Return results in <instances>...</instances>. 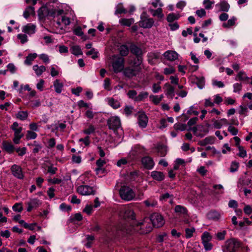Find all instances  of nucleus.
<instances>
[{
  "label": "nucleus",
  "instance_id": "obj_1",
  "mask_svg": "<svg viewBox=\"0 0 252 252\" xmlns=\"http://www.w3.org/2000/svg\"><path fill=\"white\" fill-rule=\"evenodd\" d=\"M241 243L235 238L227 240L224 243L223 252H236L240 247Z\"/></svg>",
  "mask_w": 252,
  "mask_h": 252
},
{
  "label": "nucleus",
  "instance_id": "obj_2",
  "mask_svg": "<svg viewBox=\"0 0 252 252\" xmlns=\"http://www.w3.org/2000/svg\"><path fill=\"white\" fill-rule=\"evenodd\" d=\"M121 198L126 201H130L134 198L135 194L134 191L129 187L122 186L119 190Z\"/></svg>",
  "mask_w": 252,
  "mask_h": 252
},
{
  "label": "nucleus",
  "instance_id": "obj_3",
  "mask_svg": "<svg viewBox=\"0 0 252 252\" xmlns=\"http://www.w3.org/2000/svg\"><path fill=\"white\" fill-rule=\"evenodd\" d=\"M11 128L14 132V138L13 139V142L16 144H18L19 143L20 139L24 136V134L21 132L22 128L19 126L18 123L14 122L11 126Z\"/></svg>",
  "mask_w": 252,
  "mask_h": 252
},
{
  "label": "nucleus",
  "instance_id": "obj_4",
  "mask_svg": "<svg viewBox=\"0 0 252 252\" xmlns=\"http://www.w3.org/2000/svg\"><path fill=\"white\" fill-rule=\"evenodd\" d=\"M150 220L152 222L153 226L158 228L162 226L165 223L163 217L158 213H154L150 217Z\"/></svg>",
  "mask_w": 252,
  "mask_h": 252
},
{
  "label": "nucleus",
  "instance_id": "obj_5",
  "mask_svg": "<svg viewBox=\"0 0 252 252\" xmlns=\"http://www.w3.org/2000/svg\"><path fill=\"white\" fill-rule=\"evenodd\" d=\"M141 72L139 68H135L133 66H127L124 68L123 74L125 76L131 78L138 75Z\"/></svg>",
  "mask_w": 252,
  "mask_h": 252
},
{
  "label": "nucleus",
  "instance_id": "obj_6",
  "mask_svg": "<svg viewBox=\"0 0 252 252\" xmlns=\"http://www.w3.org/2000/svg\"><path fill=\"white\" fill-rule=\"evenodd\" d=\"M107 125L110 129L116 131L121 126L120 119L117 116L111 117L107 120Z\"/></svg>",
  "mask_w": 252,
  "mask_h": 252
},
{
  "label": "nucleus",
  "instance_id": "obj_7",
  "mask_svg": "<svg viewBox=\"0 0 252 252\" xmlns=\"http://www.w3.org/2000/svg\"><path fill=\"white\" fill-rule=\"evenodd\" d=\"M77 191L82 195H94L95 190L93 188L88 185H81L77 188Z\"/></svg>",
  "mask_w": 252,
  "mask_h": 252
},
{
  "label": "nucleus",
  "instance_id": "obj_8",
  "mask_svg": "<svg viewBox=\"0 0 252 252\" xmlns=\"http://www.w3.org/2000/svg\"><path fill=\"white\" fill-rule=\"evenodd\" d=\"M125 60L123 57H118L114 61L112 66L114 71L115 73H118L123 70L124 68Z\"/></svg>",
  "mask_w": 252,
  "mask_h": 252
},
{
  "label": "nucleus",
  "instance_id": "obj_9",
  "mask_svg": "<svg viewBox=\"0 0 252 252\" xmlns=\"http://www.w3.org/2000/svg\"><path fill=\"white\" fill-rule=\"evenodd\" d=\"M120 216L124 219L134 220L135 214L134 212L130 209L127 207H123L120 209Z\"/></svg>",
  "mask_w": 252,
  "mask_h": 252
},
{
  "label": "nucleus",
  "instance_id": "obj_10",
  "mask_svg": "<svg viewBox=\"0 0 252 252\" xmlns=\"http://www.w3.org/2000/svg\"><path fill=\"white\" fill-rule=\"evenodd\" d=\"M155 21L153 18H148L147 17H142L139 21V25L143 28H151L154 25Z\"/></svg>",
  "mask_w": 252,
  "mask_h": 252
},
{
  "label": "nucleus",
  "instance_id": "obj_11",
  "mask_svg": "<svg viewBox=\"0 0 252 252\" xmlns=\"http://www.w3.org/2000/svg\"><path fill=\"white\" fill-rule=\"evenodd\" d=\"M10 170L12 175L16 178L19 179L23 178L24 175L22 173V168L20 166L14 164L11 167Z\"/></svg>",
  "mask_w": 252,
  "mask_h": 252
},
{
  "label": "nucleus",
  "instance_id": "obj_12",
  "mask_svg": "<svg viewBox=\"0 0 252 252\" xmlns=\"http://www.w3.org/2000/svg\"><path fill=\"white\" fill-rule=\"evenodd\" d=\"M140 226V233L141 234H147L151 231L152 227L151 224L147 222L145 220L138 224Z\"/></svg>",
  "mask_w": 252,
  "mask_h": 252
},
{
  "label": "nucleus",
  "instance_id": "obj_13",
  "mask_svg": "<svg viewBox=\"0 0 252 252\" xmlns=\"http://www.w3.org/2000/svg\"><path fill=\"white\" fill-rule=\"evenodd\" d=\"M141 162L143 166L148 169H152L154 165V161L150 157L143 158L141 159Z\"/></svg>",
  "mask_w": 252,
  "mask_h": 252
},
{
  "label": "nucleus",
  "instance_id": "obj_14",
  "mask_svg": "<svg viewBox=\"0 0 252 252\" xmlns=\"http://www.w3.org/2000/svg\"><path fill=\"white\" fill-rule=\"evenodd\" d=\"M163 89H165V94L171 98H173L175 95L174 88L167 83L164 85Z\"/></svg>",
  "mask_w": 252,
  "mask_h": 252
},
{
  "label": "nucleus",
  "instance_id": "obj_15",
  "mask_svg": "<svg viewBox=\"0 0 252 252\" xmlns=\"http://www.w3.org/2000/svg\"><path fill=\"white\" fill-rule=\"evenodd\" d=\"M41 204V202L37 199H32L27 203V205L28 206L27 208V211L30 212L33 208L38 207Z\"/></svg>",
  "mask_w": 252,
  "mask_h": 252
},
{
  "label": "nucleus",
  "instance_id": "obj_16",
  "mask_svg": "<svg viewBox=\"0 0 252 252\" xmlns=\"http://www.w3.org/2000/svg\"><path fill=\"white\" fill-rule=\"evenodd\" d=\"M56 14V10L54 9H48L46 7H43L39 10V15L40 16L44 17L46 15L54 16Z\"/></svg>",
  "mask_w": 252,
  "mask_h": 252
},
{
  "label": "nucleus",
  "instance_id": "obj_17",
  "mask_svg": "<svg viewBox=\"0 0 252 252\" xmlns=\"http://www.w3.org/2000/svg\"><path fill=\"white\" fill-rule=\"evenodd\" d=\"M129 50L131 53L136 57H142L143 52L142 49L134 44L130 46Z\"/></svg>",
  "mask_w": 252,
  "mask_h": 252
},
{
  "label": "nucleus",
  "instance_id": "obj_18",
  "mask_svg": "<svg viewBox=\"0 0 252 252\" xmlns=\"http://www.w3.org/2000/svg\"><path fill=\"white\" fill-rule=\"evenodd\" d=\"M164 56L169 61H173L176 60L178 57V54L173 51H168L164 53Z\"/></svg>",
  "mask_w": 252,
  "mask_h": 252
},
{
  "label": "nucleus",
  "instance_id": "obj_19",
  "mask_svg": "<svg viewBox=\"0 0 252 252\" xmlns=\"http://www.w3.org/2000/svg\"><path fill=\"white\" fill-rule=\"evenodd\" d=\"M151 177L155 180L161 181L164 179V174L160 171H153L151 173Z\"/></svg>",
  "mask_w": 252,
  "mask_h": 252
},
{
  "label": "nucleus",
  "instance_id": "obj_20",
  "mask_svg": "<svg viewBox=\"0 0 252 252\" xmlns=\"http://www.w3.org/2000/svg\"><path fill=\"white\" fill-rule=\"evenodd\" d=\"M148 122V118L144 113H141L138 116V123L140 126L145 127Z\"/></svg>",
  "mask_w": 252,
  "mask_h": 252
},
{
  "label": "nucleus",
  "instance_id": "obj_21",
  "mask_svg": "<svg viewBox=\"0 0 252 252\" xmlns=\"http://www.w3.org/2000/svg\"><path fill=\"white\" fill-rule=\"evenodd\" d=\"M174 210L175 212L179 215L186 216L188 215V210L183 206L177 205L175 206Z\"/></svg>",
  "mask_w": 252,
  "mask_h": 252
},
{
  "label": "nucleus",
  "instance_id": "obj_22",
  "mask_svg": "<svg viewBox=\"0 0 252 252\" xmlns=\"http://www.w3.org/2000/svg\"><path fill=\"white\" fill-rule=\"evenodd\" d=\"M142 57H136V58L132 62L129 63V64H131L135 68H139V70L141 71L142 67L141 64H142Z\"/></svg>",
  "mask_w": 252,
  "mask_h": 252
},
{
  "label": "nucleus",
  "instance_id": "obj_23",
  "mask_svg": "<svg viewBox=\"0 0 252 252\" xmlns=\"http://www.w3.org/2000/svg\"><path fill=\"white\" fill-rule=\"evenodd\" d=\"M208 219L214 220H217L220 218V214L215 210H211L207 215Z\"/></svg>",
  "mask_w": 252,
  "mask_h": 252
},
{
  "label": "nucleus",
  "instance_id": "obj_24",
  "mask_svg": "<svg viewBox=\"0 0 252 252\" xmlns=\"http://www.w3.org/2000/svg\"><path fill=\"white\" fill-rule=\"evenodd\" d=\"M149 11L152 13L153 16H157L159 19L163 17L164 15L162 13V10L161 8H158L156 10L149 9Z\"/></svg>",
  "mask_w": 252,
  "mask_h": 252
},
{
  "label": "nucleus",
  "instance_id": "obj_25",
  "mask_svg": "<svg viewBox=\"0 0 252 252\" xmlns=\"http://www.w3.org/2000/svg\"><path fill=\"white\" fill-rule=\"evenodd\" d=\"M107 100L108 104L114 109H117L121 106L120 102L112 97L108 98Z\"/></svg>",
  "mask_w": 252,
  "mask_h": 252
},
{
  "label": "nucleus",
  "instance_id": "obj_26",
  "mask_svg": "<svg viewBox=\"0 0 252 252\" xmlns=\"http://www.w3.org/2000/svg\"><path fill=\"white\" fill-rule=\"evenodd\" d=\"M159 57V54L158 53L151 52L148 55V62L151 64L154 63L155 60L158 59Z\"/></svg>",
  "mask_w": 252,
  "mask_h": 252
},
{
  "label": "nucleus",
  "instance_id": "obj_27",
  "mask_svg": "<svg viewBox=\"0 0 252 252\" xmlns=\"http://www.w3.org/2000/svg\"><path fill=\"white\" fill-rule=\"evenodd\" d=\"M35 28L34 25L28 24L23 27V32L29 34H32L35 32Z\"/></svg>",
  "mask_w": 252,
  "mask_h": 252
},
{
  "label": "nucleus",
  "instance_id": "obj_28",
  "mask_svg": "<svg viewBox=\"0 0 252 252\" xmlns=\"http://www.w3.org/2000/svg\"><path fill=\"white\" fill-rule=\"evenodd\" d=\"M217 6H219L220 10L222 11H228L229 9V4L225 0H222L219 4H216Z\"/></svg>",
  "mask_w": 252,
  "mask_h": 252
},
{
  "label": "nucleus",
  "instance_id": "obj_29",
  "mask_svg": "<svg viewBox=\"0 0 252 252\" xmlns=\"http://www.w3.org/2000/svg\"><path fill=\"white\" fill-rule=\"evenodd\" d=\"M2 146L5 151L9 153H12L14 150V146L10 143L4 141L2 143Z\"/></svg>",
  "mask_w": 252,
  "mask_h": 252
},
{
  "label": "nucleus",
  "instance_id": "obj_30",
  "mask_svg": "<svg viewBox=\"0 0 252 252\" xmlns=\"http://www.w3.org/2000/svg\"><path fill=\"white\" fill-rule=\"evenodd\" d=\"M119 23L123 26H130L134 23V19L133 18H122L119 20Z\"/></svg>",
  "mask_w": 252,
  "mask_h": 252
},
{
  "label": "nucleus",
  "instance_id": "obj_31",
  "mask_svg": "<svg viewBox=\"0 0 252 252\" xmlns=\"http://www.w3.org/2000/svg\"><path fill=\"white\" fill-rule=\"evenodd\" d=\"M33 69L35 71L36 75L39 76L46 70V67L43 65L39 67L38 65H34L33 66Z\"/></svg>",
  "mask_w": 252,
  "mask_h": 252
},
{
  "label": "nucleus",
  "instance_id": "obj_32",
  "mask_svg": "<svg viewBox=\"0 0 252 252\" xmlns=\"http://www.w3.org/2000/svg\"><path fill=\"white\" fill-rule=\"evenodd\" d=\"M34 14V8L33 6H30L25 10L23 16L25 18H28L30 15Z\"/></svg>",
  "mask_w": 252,
  "mask_h": 252
},
{
  "label": "nucleus",
  "instance_id": "obj_33",
  "mask_svg": "<svg viewBox=\"0 0 252 252\" xmlns=\"http://www.w3.org/2000/svg\"><path fill=\"white\" fill-rule=\"evenodd\" d=\"M37 56L36 53L30 54L27 57L25 61V63L28 65H31L32 62L35 59Z\"/></svg>",
  "mask_w": 252,
  "mask_h": 252
},
{
  "label": "nucleus",
  "instance_id": "obj_34",
  "mask_svg": "<svg viewBox=\"0 0 252 252\" xmlns=\"http://www.w3.org/2000/svg\"><path fill=\"white\" fill-rule=\"evenodd\" d=\"M54 86L55 87V91L57 93L60 94L62 92L63 84L60 82L59 80H56L54 82Z\"/></svg>",
  "mask_w": 252,
  "mask_h": 252
},
{
  "label": "nucleus",
  "instance_id": "obj_35",
  "mask_svg": "<svg viewBox=\"0 0 252 252\" xmlns=\"http://www.w3.org/2000/svg\"><path fill=\"white\" fill-rule=\"evenodd\" d=\"M236 21V18L233 17L230 19L228 20L227 23H224L222 25V26L225 28H229L235 25Z\"/></svg>",
  "mask_w": 252,
  "mask_h": 252
},
{
  "label": "nucleus",
  "instance_id": "obj_36",
  "mask_svg": "<svg viewBox=\"0 0 252 252\" xmlns=\"http://www.w3.org/2000/svg\"><path fill=\"white\" fill-rule=\"evenodd\" d=\"M148 93L146 92H141L137 96L135 97V100L137 101H142L147 98Z\"/></svg>",
  "mask_w": 252,
  "mask_h": 252
},
{
  "label": "nucleus",
  "instance_id": "obj_37",
  "mask_svg": "<svg viewBox=\"0 0 252 252\" xmlns=\"http://www.w3.org/2000/svg\"><path fill=\"white\" fill-rule=\"evenodd\" d=\"M212 236L208 232H205L201 236V239L203 242H210L212 239Z\"/></svg>",
  "mask_w": 252,
  "mask_h": 252
},
{
  "label": "nucleus",
  "instance_id": "obj_38",
  "mask_svg": "<svg viewBox=\"0 0 252 252\" xmlns=\"http://www.w3.org/2000/svg\"><path fill=\"white\" fill-rule=\"evenodd\" d=\"M180 17V15L179 14H175L173 13L169 14L167 17V20L169 22H172L175 20H177Z\"/></svg>",
  "mask_w": 252,
  "mask_h": 252
},
{
  "label": "nucleus",
  "instance_id": "obj_39",
  "mask_svg": "<svg viewBox=\"0 0 252 252\" xmlns=\"http://www.w3.org/2000/svg\"><path fill=\"white\" fill-rule=\"evenodd\" d=\"M128 48L126 45H122L120 48V53L123 56H126L128 53Z\"/></svg>",
  "mask_w": 252,
  "mask_h": 252
},
{
  "label": "nucleus",
  "instance_id": "obj_40",
  "mask_svg": "<svg viewBox=\"0 0 252 252\" xmlns=\"http://www.w3.org/2000/svg\"><path fill=\"white\" fill-rule=\"evenodd\" d=\"M95 130V127L92 125H90L87 129L83 130V132L84 133L89 135L94 132Z\"/></svg>",
  "mask_w": 252,
  "mask_h": 252
},
{
  "label": "nucleus",
  "instance_id": "obj_41",
  "mask_svg": "<svg viewBox=\"0 0 252 252\" xmlns=\"http://www.w3.org/2000/svg\"><path fill=\"white\" fill-rule=\"evenodd\" d=\"M98 52L96 51L94 48H92L91 50L86 52V55L88 56L92 55V58L95 59L98 57Z\"/></svg>",
  "mask_w": 252,
  "mask_h": 252
},
{
  "label": "nucleus",
  "instance_id": "obj_42",
  "mask_svg": "<svg viewBox=\"0 0 252 252\" xmlns=\"http://www.w3.org/2000/svg\"><path fill=\"white\" fill-rule=\"evenodd\" d=\"M213 142V139L211 137H207L204 139L199 142V144L201 146H205L208 144Z\"/></svg>",
  "mask_w": 252,
  "mask_h": 252
},
{
  "label": "nucleus",
  "instance_id": "obj_43",
  "mask_svg": "<svg viewBox=\"0 0 252 252\" xmlns=\"http://www.w3.org/2000/svg\"><path fill=\"white\" fill-rule=\"evenodd\" d=\"M17 118L21 120H25L28 117V113L26 111H20L17 114Z\"/></svg>",
  "mask_w": 252,
  "mask_h": 252
},
{
  "label": "nucleus",
  "instance_id": "obj_44",
  "mask_svg": "<svg viewBox=\"0 0 252 252\" xmlns=\"http://www.w3.org/2000/svg\"><path fill=\"white\" fill-rule=\"evenodd\" d=\"M106 163V161L104 159H102L99 158L96 161V164L98 166V168L96 169V172L98 173V171L101 169V167Z\"/></svg>",
  "mask_w": 252,
  "mask_h": 252
},
{
  "label": "nucleus",
  "instance_id": "obj_45",
  "mask_svg": "<svg viewBox=\"0 0 252 252\" xmlns=\"http://www.w3.org/2000/svg\"><path fill=\"white\" fill-rule=\"evenodd\" d=\"M71 53L75 55L82 54L80 48L78 46H74L71 48Z\"/></svg>",
  "mask_w": 252,
  "mask_h": 252
},
{
  "label": "nucleus",
  "instance_id": "obj_46",
  "mask_svg": "<svg viewBox=\"0 0 252 252\" xmlns=\"http://www.w3.org/2000/svg\"><path fill=\"white\" fill-rule=\"evenodd\" d=\"M239 163L236 161H233L231 163L230 171L231 172H234L236 171L239 167Z\"/></svg>",
  "mask_w": 252,
  "mask_h": 252
},
{
  "label": "nucleus",
  "instance_id": "obj_47",
  "mask_svg": "<svg viewBox=\"0 0 252 252\" xmlns=\"http://www.w3.org/2000/svg\"><path fill=\"white\" fill-rule=\"evenodd\" d=\"M226 234V231L223 230L221 232H218L216 234V237L219 240H223L225 239V236Z\"/></svg>",
  "mask_w": 252,
  "mask_h": 252
},
{
  "label": "nucleus",
  "instance_id": "obj_48",
  "mask_svg": "<svg viewBox=\"0 0 252 252\" xmlns=\"http://www.w3.org/2000/svg\"><path fill=\"white\" fill-rule=\"evenodd\" d=\"M196 84L200 89H202L205 84L204 78L203 77L197 78Z\"/></svg>",
  "mask_w": 252,
  "mask_h": 252
},
{
  "label": "nucleus",
  "instance_id": "obj_49",
  "mask_svg": "<svg viewBox=\"0 0 252 252\" xmlns=\"http://www.w3.org/2000/svg\"><path fill=\"white\" fill-rule=\"evenodd\" d=\"M36 136L37 134L35 132L30 130L27 131V134L26 135L27 139H35Z\"/></svg>",
  "mask_w": 252,
  "mask_h": 252
},
{
  "label": "nucleus",
  "instance_id": "obj_50",
  "mask_svg": "<svg viewBox=\"0 0 252 252\" xmlns=\"http://www.w3.org/2000/svg\"><path fill=\"white\" fill-rule=\"evenodd\" d=\"M147 207H154L157 204V202L154 200H147L144 201Z\"/></svg>",
  "mask_w": 252,
  "mask_h": 252
},
{
  "label": "nucleus",
  "instance_id": "obj_51",
  "mask_svg": "<svg viewBox=\"0 0 252 252\" xmlns=\"http://www.w3.org/2000/svg\"><path fill=\"white\" fill-rule=\"evenodd\" d=\"M174 128L176 130L184 131L186 129V125L183 124H176L174 125Z\"/></svg>",
  "mask_w": 252,
  "mask_h": 252
},
{
  "label": "nucleus",
  "instance_id": "obj_52",
  "mask_svg": "<svg viewBox=\"0 0 252 252\" xmlns=\"http://www.w3.org/2000/svg\"><path fill=\"white\" fill-rule=\"evenodd\" d=\"M175 69L172 66L166 67L164 69V73L166 75L173 74L175 72Z\"/></svg>",
  "mask_w": 252,
  "mask_h": 252
},
{
  "label": "nucleus",
  "instance_id": "obj_53",
  "mask_svg": "<svg viewBox=\"0 0 252 252\" xmlns=\"http://www.w3.org/2000/svg\"><path fill=\"white\" fill-rule=\"evenodd\" d=\"M15 150L18 153L19 156H23L26 154V148L25 147H23L22 148H16Z\"/></svg>",
  "mask_w": 252,
  "mask_h": 252
},
{
  "label": "nucleus",
  "instance_id": "obj_54",
  "mask_svg": "<svg viewBox=\"0 0 252 252\" xmlns=\"http://www.w3.org/2000/svg\"><path fill=\"white\" fill-rule=\"evenodd\" d=\"M13 210L15 212H20L23 210L21 203H16L12 207Z\"/></svg>",
  "mask_w": 252,
  "mask_h": 252
},
{
  "label": "nucleus",
  "instance_id": "obj_55",
  "mask_svg": "<svg viewBox=\"0 0 252 252\" xmlns=\"http://www.w3.org/2000/svg\"><path fill=\"white\" fill-rule=\"evenodd\" d=\"M238 148L239 150V156L242 158L245 157L247 156V152L246 150H245L244 148L241 146H239Z\"/></svg>",
  "mask_w": 252,
  "mask_h": 252
},
{
  "label": "nucleus",
  "instance_id": "obj_56",
  "mask_svg": "<svg viewBox=\"0 0 252 252\" xmlns=\"http://www.w3.org/2000/svg\"><path fill=\"white\" fill-rule=\"evenodd\" d=\"M195 229L194 228H187L186 229V237L187 238H190L194 232Z\"/></svg>",
  "mask_w": 252,
  "mask_h": 252
},
{
  "label": "nucleus",
  "instance_id": "obj_57",
  "mask_svg": "<svg viewBox=\"0 0 252 252\" xmlns=\"http://www.w3.org/2000/svg\"><path fill=\"white\" fill-rule=\"evenodd\" d=\"M228 130L233 135H236L238 132V130L235 127L230 126L228 127Z\"/></svg>",
  "mask_w": 252,
  "mask_h": 252
},
{
  "label": "nucleus",
  "instance_id": "obj_58",
  "mask_svg": "<svg viewBox=\"0 0 252 252\" xmlns=\"http://www.w3.org/2000/svg\"><path fill=\"white\" fill-rule=\"evenodd\" d=\"M133 110V108L132 106H126L124 109V112L125 114L128 116L130 115L132 111Z\"/></svg>",
  "mask_w": 252,
  "mask_h": 252
},
{
  "label": "nucleus",
  "instance_id": "obj_59",
  "mask_svg": "<svg viewBox=\"0 0 252 252\" xmlns=\"http://www.w3.org/2000/svg\"><path fill=\"white\" fill-rule=\"evenodd\" d=\"M17 37L20 40L22 44L27 41V36L25 34H19L17 35Z\"/></svg>",
  "mask_w": 252,
  "mask_h": 252
},
{
  "label": "nucleus",
  "instance_id": "obj_60",
  "mask_svg": "<svg viewBox=\"0 0 252 252\" xmlns=\"http://www.w3.org/2000/svg\"><path fill=\"white\" fill-rule=\"evenodd\" d=\"M214 3V1H211L210 0H204L203 4L205 5V8L207 9H210L212 7V5Z\"/></svg>",
  "mask_w": 252,
  "mask_h": 252
},
{
  "label": "nucleus",
  "instance_id": "obj_61",
  "mask_svg": "<svg viewBox=\"0 0 252 252\" xmlns=\"http://www.w3.org/2000/svg\"><path fill=\"white\" fill-rule=\"evenodd\" d=\"M161 90V87L160 86V83H155L153 85V91L154 93H156L159 92Z\"/></svg>",
  "mask_w": 252,
  "mask_h": 252
},
{
  "label": "nucleus",
  "instance_id": "obj_62",
  "mask_svg": "<svg viewBox=\"0 0 252 252\" xmlns=\"http://www.w3.org/2000/svg\"><path fill=\"white\" fill-rule=\"evenodd\" d=\"M93 209V206L91 205H87L85 208L83 209V212L87 213L88 215L91 214L92 211Z\"/></svg>",
  "mask_w": 252,
  "mask_h": 252
},
{
  "label": "nucleus",
  "instance_id": "obj_63",
  "mask_svg": "<svg viewBox=\"0 0 252 252\" xmlns=\"http://www.w3.org/2000/svg\"><path fill=\"white\" fill-rule=\"evenodd\" d=\"M74 34L78 36H81L83 35V32L82 31L81 28L80 27H78L76 29H75L73 31Z\"/></svg>",
  "mask_w": 252,
  "mask_h": 252
},
{
  "label": "nucleus",
  "instance_id": "obj_64",
  "mask_svg": "<svg viewBox=\"0 0 252 252\" xmlns=\"http://www.w3.org/2000/svg\"><path fill=\"white\" fill-rule=\"evenodd\" d=\"M94 113L91 110H88L85 113V116L89 119H92L94 117Z\"/></svg>",
  "mask_w": 252,
  "mask_h": 252
}]
</instances>
